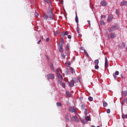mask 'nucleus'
<instances>
[{
    "mask_svg": "<svg viewBox=\"0 0 127 127\" xmlns=\"http://www.w3.org/2000/svg\"><path fill=\"white\" fill-rule=\"evenodd\" d=\"M64 54H65V56H68V54H69V52H68V50H65L64 51Z\"/></svg>",
    "mask_w": 127,
    "mask_h": 127,
    "instance_id": "nucleus-32",
    "label": "nucleus"
},
{
    "mask_svg": "<svg viewBox=\"0 0 127 127\" xmlns=\"http://www.w3.org/2000/svg\"><path fill=\"white\" fill-rule=\"evenodd\" d=\"M46 40L47 42H48V41H49V38H47Z\"/></svg>",
    "mask_w": 127,
    "mask_h": 127,
    "instance_id": "nucleus-48",
    "label": "nucleus"
},
{
    "mask_svg": "<svg viewBox=\"0 0 127 127\" xmlns=\"http://www.w3.org/2000/svg\"><path fill=\"white\" fill-rule=\"evenodd\" d=\"M57 76L59 80H63V76H62V74L61 73H57Z\"/></svg>",
    "mask_w": 127,
    "mask_h": 127,
    "instance_id": "nucleus-12",
    "label": "nucleus"
},
{
    "mask_svg": "<svg viewBox=\"0 0 127 127\" xmlns=\"http://www.w3.org/2000/svg\"><path fill=\"white\" fill-rule=\"evenodd\" d=\"M65 94L67 97H71V94L70 92H69V91H66Z\"/></svg>",
    "mask_w": 127,
    "mask_h": 127,
    "instance_id": "nucleus-25",
    "label": "nucleus"
},
{
    "mask_svg": "<svg viewBox=\"0 0 127 127\" xmlns=\"http://www.w3.org/2000/svg\"><path fill=\"white\" fill-rule=\"evenodd\" d=\"M65 74L66 75H69V69L66 68V70L65 71Z\"/></svg>",
    "mask_w": 127,
    "mask_h": 127,
    "instance_id": "nucleus-37",
    "label": "nucleus"
},
{
    "mask_svg": "<svg viewBox=\"0 0 127 127\" xmlns=\"http://www.w3.org/2000/svg\"><path fill=\"white\" fill-rule=\"evenodd\" d=\"M126 49H127V47H126Z\"/></svg>",
    "mask_w": 127,
    "mask_h": 127,
    "instance_id": "nucleus-64",
    "label": "nucleus"
},
{
    "mask_svg": "<svg viewBox=\"0 0 127 127\" xmlns=\"http://www.w3.org/2000/svg\"><path fill=\"white\" fill-rule=\"evenodd\" d=\"M101 18L106 19L107 18V16H106L105 15H101Z\"/></svg>",
    "mask_w": 127,
    "mask_h": 127,
    "instance_id": "nucleus-35",
    "label": "nucleus"
},
{
    "mask_svg": "<svg viewBox=\"0 0 127 127\" xmlns=\"http://www.w3.org/2000/svg\"><path fill=\"white\" fill-rule=\"evenodd\" d=\"M124 5H127V1H123L120 3L121 6H124Z\"/></svg>",
    "mask_w": 127,
    "mask_h": 127,
    "instance_id": "nucleus-16",
    "label": "nucleus"
},
{
    "mask_svg": "<svg viewBox=\"0 0 127 127\" xmlns=\"http://www.w3.org/2000/svg\"><path fill=\"white\" fill-rule=\"evenodd\" d=\"M91 127H95L94 126H91Z\"/></svg>",
    "mask_w": 127,
    "mask_h": 127,
    "instance_id": "nucleus-61",
    "label": "nucleus"
},
{
    "mask_svg": "<svg viewBox=\"0 0 127 127\" xmlns=\"http://www.w3.org/2000/svg\"><path fill=\"white\" fill-rule=\"evenodd\" d=\"M120 28V27L118 26V24L116 25H113L111 27L109 28L108 31L109 32H114L116 28Z\"/></svg>",
    "mask_w": 127,
    "mask_h": 127,
    "instance_id": "nucleus-5",
    "label": "nucleus"
},
{
    "mask_svg": "<svg viewBox=\"0 0 127 127\" xmlns=\"http://www.w3.org/2000/svg\"><path fill=\"white\" fill-rule=\"evenodd\" d=\"M86 120H87V121L88 122L91 121V118H90V117H89V116H87V117H86Z\"/></svg>",
    "mask_w": 127,
    "mask_h": 127,
    "instance_id": "nucleus-34",
    "label": "nucleus"
},
{
    "mask_svg": "<svg viewBox=\"0 0 127 127\" xmlns=\"http://www.w3.org/2000/svg\"><path fill=\"white\" fill-rule=\"evenodd\" d=\"M70 70H71V71H74V68H73V67H70Z\"/></svg>",
    "mask_w": 127,
    "mask_h": 127,
    "instance_id": "nucleus-49",
    "label": "nucleus"
},
{
    "mask_svg": "<svg viewBox=\"0 0 127 127\" xmlns=\"http://www.w3.org/2000/svg\"><path fill=\"white\" fill-rule=\"evenodd\" d=\"M100 3L102 6H107V1H101Z\"/></svg>",
    "mask_w": 127,
    "mask_h": 127,
    "instance_id": "nucleus-17",
    "label": "nucleus"
},
{
    "mask_svg": "<svg viewBox=\"0 0 127 127\" xmlns=\"http://www.w3.org/2000/svg\"><path fill=\"white\" fill-rule=\"evenodd\" d=\"M103 107H108V103L105 101L103 102Z\"/></svg>",
    "mask_w": 127,
    "mask_h": 127,
    "instance_id": "nucleus-31",
    "label": "nucleus"
},
{
    "mask_svg": "<svg viewBox=\"0 0 127 127\" xmlns=\"http://www.w3.org/2000/svg\"><path fill=\"white\" fill-rule=\"evenodd\" d=\"M125 101L123 100L122 103H121L122 106H124L125 105Z\"/></svg>",
    "mask_w": 127,
    "mask_h": 127,
    "instance_id": "nucleus-43",
    "label": "nucleus"
},
{
    "mask_svg": "<svg viewBox=\"0 0 127 127\" xmlns=\"http://www.w3.org/2000/svg\"><path fill=\"white\" fill-rule=\"evenodd\" d=\"M110 37L111 39H114V38H115V37H117V35H116V33H110Z\"/></svg>",
    "mask_w": 127,
    "mask_h": 127,
    "instance_id": "nucleus-9",
    "label": "nucleus"
},
{
    "mask_svg": "<svg viewBox=\"0 0 127 127\" xmlns=\"http://www.w3.org/2000/svg\"><path fill=\"white\" fill-rule=\"evenodd\" d=\"M35 15L36 16H38V15H39L38 13H35Z\"/></svg>",
    "mask_w": 127,
    "mask_h": 127,
    "instance_id": "nucleus-51",
    "label": "nucleus"
},
{
    "mask_svg": "<svg viewBox=\"0 0 127 127\" xmlns=\"http://www.w3.org/2000/svg\"><path fill=\"white\" fill-rule=\"evenodd\" d=\"M69 112H71V113H74L75 115H77V111H76V109L74 108V107H70L68 109Z\"/></svg>",
    "mask_w": 127,
    "mask_h": 127,
    "instance_id": "nucleus-8",
    "label": "nucleus"
},
{
    "mask_svg": "<svg viewBox=\"0 0 127 127\" xmlns=\"http://www.w3.org/2000/svg\"><path fill=\"white\" fill-rule=\"evenodd\" d=\"M113 18H114V16L112 15L108 16L107 19V21L108 22L112 21V20H113Z\"/></svg>",
    "mask_w": 127,
    "mask_h": 127,
    "instance_id": "nucleus-19",
    "label": "nucleus"
},
{
    "mask_svg": "<svg viewBox=\"0 0 127 127\" xmlns=\"http://www.w3.org/2000/svg\"><path fill=\"white\" fill-rule=\"evenodd\" d=\"M99 60L97 59V60H96L94 61V64H95V66H94V68L95 69H98L100 68V67L99 66Z\"/></svg>",
    "mask_w": 127,
    "mask_h": 127,
    "instance_id": "nucleus-6",
    "label": "nucleus"
},
{
    "mask_svg": "<svg viewBox=\"0 0 127 127\" xmlns=\"http://www.w3.org/2000/svg\"><path fill=\"white\" fill-rule=\"evenodd\" d=\"M46 57H47L48 60H49V58H48V56H46Z\"/></svg>",
    "mask_w": 127,
    "mask_h": 127,
    "instance_id": "nucleus-58",
    "label": "nucleus"
},
{
    "mask_svg": "<svg viewBox=\"0 0 127 127\" xmlns=\"http://www.w3.org/2000/svg\"><path fill=\"white\" fill-rule=\"evenodd\" d=\"M66 55L64 54H61V58L62 59H65V58H66Z\"/></svg>",
    "mask_w": 127,
    "mask_h": 127,
    "instance_id": "nucleus-24",
    "label": "nucleus"
},
{
    "mask_svg": "<svg viewBox=\"0 0 127 127\" xmlns=\"http://www.w3.org/2000/svg\"><path fill=\"white\" fill-rule=\"evenodd\" d=\"M108 66H109V62L108 61V58H107V57H105V68H107Z\"/></svg>",
    "mask_w": 127,
    "mask_h": 127,
    "instance_id": "nucleus-10",
    "label": "nucleus"
},
{
    "mask_svg": "<svg viewBox=\"0 0 127 127\" xmlns=\"http://www.w3.org/2000/svg\"><path fill=\"white\" fill-rule=\"evenodd\" d=\"M75 15H76V16H77V12H75Z\"/></svg>",
    "mask_w": 127,
    "mask_h": 127,
    "instance_id": "nucleus-59",
    "label": "nucleus"
},
{
    "mask_svg": "<svg viewBox=\"0 0 127 127\" xmlns=\"http://www.w3.org/2000/svg\"><path fill=\"white\" fill-rule=\"evenodd\" d=\"M71 121H72V122H74V123H79V119L77 118L76 116L72 117L71 118Z\"/></svg>",
    "mask_w": 127,
    "mask_h": 127,
    "instance_id": "nucleus-7",
    "label": "nucleus"
},
{
    "mask_svg": "<svg viewBox=\"0 0 127 127\" xmlns=\"http://www.w3.org/2000/svg\"><path fill=\"white\" fill-rule=\"evenodd\" d=\"M80 49L81 50H84V48H83V47H81L80 48Z\"/></svg>",
    "mask_w": 127,
    "mask_h": 127,
    "instance_id": "nucleus-50",
    "label": "nucleus"
},
{
    "mask_svg": "<svg viewBox=\"0 0 127 127\" xmlns=\"http://www.w3.org/2000/svg\"><path fill=\"white\" fill-rule=\"evenodd\" d=\"M65 65L66 66V67H70L71 64H70L69 62H66Z\"/></svg>",
    "mask_w": 127,
    "mask_h": 127,
    "instance_id": "nucleus-23",
    "label": "nucleus"
},
{
    "mask_svg": "<svg viewBox=\"0 0 127 127\" xmlns=\"http://www.w3.org/2000/svg\"><path fill=\"white\" fill-rule=\"evenodd\" d=\"M100 24H101V25H105V22H104V21H101L100 22Z\"/></svg>",
    "mask_w": 127,
    "mask_h": 127,
    "instance_id": "nucleus-39",
    "label": "nucleus"
},
{
    "mask_svg": "<svg viewBox=\"0 0 127 127\" xmlns=\"http://www.w3.org/2000/svg\"><path fill=\"white\" fill-rule=\"evenodd\" d=\"M84 54H85V55H86V56L87 57H89V54H88V52H87V51H86V50H84Z\"/></svg>",
    "mask_w": 127,
    "mask_h": 127,
    "instance_id": "nucleus-27",
    "label": "nucleus"
},
{
    "mask_svg": "<svg viewBox=\"0 0 127 127\" xmlns=\"http://www.w3.org/2000/svg\"><path fill=\"white\" fill-rule=\"evenodd\" d=\"M78 36H80V37H82V35L80 34V33L78 34Z\"/></svg>",
    "mask_w": 127,
    "mask_h": 127,
    "instance_id": "nucleus-56",
    "label": "nucleus"
},
{
    "mask_svg": "<svg viewBox=\"0 0 127 127\" xmlns=\"http://www.w3.org/2000/svg\"><path fill=\"white\" fill-rule=\"evenodd\" d=\"M123 101L127 102V98H125V99Z\"/></svg>",
    "mask_w": 127,
    "mask_h": 127,
    "instance_id": "nucleus-53",
    "label": "nucleus"
},
{
    "mask_svg": "<svg viewBox=\"0 0 127 127\" xmlns=\"http://www.w3.org/2000/svg\"><path fill=\"white\" fill-rule=\"evenodd\" d=\"M41 38L42 39H44L43 37H42Z\"/></svg>",
    "mask_w": 127,
    "mask_h": 127,
    "instance_id": "nucleus-62",
    "label": "nucleus"
},
{
    "mask_svg": "<svg viewBox=\"0 0 127 127\" xmlns=\"http://www.w3.org/2000/svg\"><path fill=\"white\" fill-rule=\"evenodd\" d=\"M122 46H123V47H126V44L123 42V44H122Z\"/></svg>",
    "mask_w": 127,
    "mask_h": 127,
    "instance_id": "nucleus-45",
    "label": "nucleus"
},
{
    "mask_svg": "<svg viewBox=\"0 0 127 127\" xmlns=\"http://www.w3.org/2000/svg\"><path fill=\"white\" fill-rule=\"evenodd\" d=\"M122 95H124V97H127V90L122 91Z\"/></svg>",
    "mask_w": 127,
    "mask_h": 127,
    "instance_id": "nucleus-21",
    "label": "nucleus"
},
{
    "mask_svg": "<svg viewBox=\"0 0 127 127\" xmlns=\"http://www.w3.org/2000/svg\"><path fill=\"white\" fill-rule=\"evenodd\" d=\"M122 119H123V120H125V119H127V115L122 114Z\"/></svg>",
    "mask_w": 127,
    "mask_h": 127,
    "instance_id": "nucleus-26",
    "label": "nucleus"
},
{
    "mask_svg": "<svg viewBox=\"0 0 127 127\" xmlns=\"http://www.w3.org/2000/svg\"><path fill=\"white\" fill-rule=\"evenodd\" d=\"M62 87H63V88H65L66 87V84L65 83H62Z\"/></svg>",
    "mask_w": 127,
    "mask_h": 127,
    "instance_id": "nucleus-36",
    "label": "nucleus"
},
{
    "mask_svg": "<svg viewBox=\"0 0 127 127\" xmlns=\"http://www.w3.org/2000/svg\"><path fill=\"white\" fill-rule=\"evenodd\" d=\"M57 71L58 72V74L59 73V69H57Z\"/></svg>",
    "mask_w": 127,
    "mask_h": 127,
    "instance_id": "nucleus-57",
    "label": "nucleus"
},
{
    "mask_svg": "<svg viewBox=\"0 0 127 127\" xmlns=\"http://www.w3.org/2000/svg\"><path fill=\"white\" fill-rule=\"evenodd\" d=\"M50 68L51 70H52V71H54L55 70V69L54 68V65H53V63H51Z\"/></svg>",
    "mask_w": 127,
    "mask_h": 127,
    "instance_id": "nucleus-20",
    "label": "nucleus"
},
{
    "mask_svg": "<svg viewBox=\"0 0 127 127\" xmlns=\"http://www.w3.org/2000/svg\"><path fill=\"white\" fill-rule=\"evenodd\" d=\"M84 114H85V116H87V115H88V114L87 113V111H85Z\"/></svg>",
    "mask_w": 127,
    "mask_h": 127,
    "instance_id": "nucleus-55",
    "label": "nucleus"
},
{
    "mask_svg": "<svg viewBox=\"0 0 127 127\" xmlns=\"http://www.w3.org/2000/svg\"><path fill=\"white\" fill-rule=\"evenodd\" d=\"M87 22L88 23L89 27H91V21L90 20H87Z\"/></svg>",
    "mask_w": 127,
    "mask_h": 127,
    "instance_id": "nucleus-40",
    "label": "nucleus"
},
{
    "mask_svg": "<svg viewBox=\"0 0 127 127\" xmlns=\"http://www.w3.org/2000/svg\"><path fill=\"white\" fill-rule=\"evenodd\" d=\"M88 100L90 102H92V101H93V97H92L91 96H89L88 97Z\"/></svg>",
    "mask_w": 127,
    "mask_h": 127,
    "instance_id": "nucleus-38",
    "label": "nucleus"
},
{
    "mask_svg": "<svg viewBox=\"0 0 127 127\" xmlns=\"http://www.w3.org/2000/svg\"><path fill=\"white\" fill-rule=\"evenodd\" d=\"M64 119L66 123H69V122H70V119L69 118V116H68V115H66L65 116V118H64Z\"/></svg>",
    "mask_w": 127,
    "mask_h": 127,
    "instance_id": "nucleus-18",
    "label": "nucleus"
},
{
    "mask_svg": "<svg viewBox=\"0 0 127 127\" xmlns=\"http://www.w3.org/2000/svg\"><path fill=\"white\" fill-rule=\"evenodd\" d=\"M44 1L47 2V3H49V2H50V0H44Z\"/></svg>",
    "mask_w": 127,
    "mask_h": 127,
    "instance_id": "nucleus-42",
    "label": "nucleus"
},
{
    "mask_svg": "<svg viewBox=\"0 0 127 127\" xmlns=\"http://www.w3.org/2000/svg\"><path fill=\"white\" fill-rule=\"evenodd\" d=\"M54 33L55 34H57L58 33V32H57V31L55 32V31H54Z\"/></svg>",
    "mask_w": 127,
    "mask_h": 127,
    "instance_id": "nucleus-54",
    "label": "nucleus"
},
{
    "mask_svg": "<svg viewBox=\"0 0 127 127\" xmlns=\"http://www.w3.org/2000/svg\"><path fill=\"white\" fill-rule=\"evenodd\" d=\"M97 127H100V126H97Z\"/></svg>",
    "mask_w": 127,
    "mask_h": 127,
    "instance_id": "nucleus-63",
    "label": "nucleus"
},
{
    "mask_svg": "<svg viewBox=\"0 0 127 127\" xmlns=\"http://www.w3.org/2000/svg\"><path fill=\"white\" fill-rule=\"evenodd\" d=\"M116 11L117 15H120V10H119V9H116Z\"/></svg>",
    "mask_w": 127,
    "mask_h": 127,
    "instance_id": "nucleus-30",
    "label": "nucleus"
},
{
    "mask_svg": "<svg viewBox=\"0 0 127 127\" xmlns=\"http://www.w3.org/2000/svg\"><path fill=\"white\" fill-rule=\"evenodd\" d=\"M121 78H122V79H124V75H123V74H121Z\"/></svg>",
    "mask_w": 127,
    "mask_h": 127,
    "instance_id": "nucleus-52",
    "label": "nucleus"
},
{
    "mask_svg": "<svg viewBox=\"0 0 127 127\" xmlns=\"http://www.w3.org/2000/svg\"><path fill=\"white\" fill-rule=\"evenodd\" d=\"M47 12L50 19H52V20L54 19V17L53 16V12H52V9H51V8H48L47 11Z\"/></svg>",
    "mask_w": 127,
    "mask_h": 127,
    "instance_id": "nucleus-2",
    "label": "nucleus"
},
{
    "mask_svg": "<svg viewBox=\"0 0 127 127\" xmlns=\"http://www.w3.org/2000/svg\"><path fill=\"white\" fill-rule=\"evenodd\" d=\"M57 107H62V104H61L60 102H57Z\"/></svg>",
    "mask_w": 127,
    "mask_h": 127,
    "instance_id": "nucleus-29",
    "label": "nucleus"
},
{
    "mask_svg": "<svg viewBox=\"0 0 127 127\" xmlns=\"http://www.w3.org/2000/svg\"><path fill=\"white\" fill-rule=\"evenodd\" d=\"M76 31L77 32V33L79 34V33H80V27H79V26L77 25V29H76Z\"/></svg>",
    "mask_w": 127,
    "mask_h": 127,
    "instance_id": "nucleus-28",
    "label": "nucleus"
},
{
    "mask_svg": "<svg viewBox=\"0 0 127 127\" xmlns=\"http://www.w3.org/2000/svg\"><path fill=\"white\" fill-rule=\"evenodd\" d=\"M48 17H49V16L47 15L46 13H44L43 18L44 20H46L47 21V20H48Z\"/></svg>",
    "mask_w": 127,
    "mask_h": 127,
    "instance_id": "nucleus-15",
    "label": "nucleus"
},
{
    "mask_svg": "<svg viewBox=\"0 0 127 127\" xmlns=\"http://www.w3.org/2000/svg\"><path fill=\"white\" fill-rule=\"evenodd\" d=\"M80 120L81 121V123H82V124H84V125L87 124V121H85L84 118L80 117Z\"/></svg>",
    "mask_w": 127,
    "mask_h": 127,
    "instance_id": "nucleus-14",
    "label": "nucleus"
},
{
    "mask_svg": "<svg viewBox=\"0 0 127 127\" xmlns=\"http://www.w3.org/2000/svg\"><path fill=\"white\" fill-rule=\"evenodd\" d=\"M111 113V110L110 109H108L107 110V114H110Z\"/></svg>",
    "mask_w": 127,
    "mask_h": 127,
    "instance_id": "nucleus-41",
    "label": "nucleus"
},
{
    "mask_svg": "<svg viewBox=\"0 0 127 127\" xmlns=\"http://www.w3.org/2000/svg\"><path fill=\"white\" fill-rule=\"evenodd\" d=\"M46 76L48 81H50V80H54V79H55V75L53 73H49L47 74Z\"/></svg>",
    "mask_w": 127,
    "mask_h": 127,
    "instance_id": "nucleus-4",
    "label": "nucleus"
},
{
    "mask_svg": "<svg viewBox=\"0 0 127 127\" xmlns=\"http://www.w3.org/2000/svg\"><path fill=\"white\" fill-rule=\"evenodd\" d=\"M68 34H69V32L68 31H66V32H63L62 33L61 36L63 37H64L65 36L68 35Z\"/></svg>",
    "mask_w": 127,
    "mask_h": 127,
    "instance_id": "nucleus-11",
    "label": "nucleus"
},
{
    "mask_svg": "<svg viewBox=\"0 0 127 127\" xmlns=\"http://www.w3.org/2000/svg\"><path fill=\"white\" fill-rule=\"evenodd\" d=\"M67 38H68V39H71V35H68Z\"/></svg>",
    "mask_w": 127,
    "mask_h": 127,
    "instance_id": "nucleus-46",
    "label": "nucleus"
},
{
    "mask_svg": "<svg viewBox=\"0 0 127 127\" xmlns=\"http://www.w3.org/2000/svg\"><path fill=\"white\" fill-rule=\"evenodd\" d=\"M85 112H87V109H85Z\"/></svg>",
    "mask_w": 127,
    "mask_h": 127,
    "instance_id": "nucleus-60",
    "label": "nucleus"
},
{
    "mask_svg": "<svg viewBox=\"0 0 127 127\" xmlns=\"http://www.w3.org/2000/svg\"><path fill=\"white\" fill-rule=\"evenodd\" d=\"M66 50L68 51L70 49V46H69V43H67L66 44Z\"/></svg>",
    "mask_w": 127,
    "mask_h": 127,
    "instance_id": "nucleus-33",
    "label": "nucleus"
},
{
    "mask_svg": "<svg viewBox=\"0 0 127 127\" xmlns=\"http://www.w3.org/2000/svg\"><path fill=\"white\" fill-rule=\"evenodd\" d=\"M119 74H120V72H119V71H116L115 72V73H113V77H114L115 80H116V79H117V76H118V75H119Z\"/></svg>",
    "mask_w": 127,
    "mask_h": 127,
    "instance_id": "nucleus-13",
    "label": "nucleus"
},
{
    "mask_svg": "<svg viewBox=\"0 0 127 127\" xmlns=\"http://www.w3.org/2000/svg\"><path fill=\"white\" fill-rule=\"evenodd\" d=\"M40 42H41V40H40L37 43V44H40Z\"/></svg>",
    "mask_w": 127,
    "mask_h": 127,
    "instance_id": "nucleus-47",
    "label": "nucleus"
},
{
    "mask_svg": "<svg viewBox=\"0 0 127 127\" xmlns=\"http://www.w3.org/2000/svg\"><path fill=\"white\" fill-rule=\"evenodd\" d=\"M68 83H69V87L70 88H73V87L75 85V83H77V80H76L75 78H73L70 82L68 81Z\"/></svg>",
    "mask_w": 127,
    "mask_h": 127,
    "instance_id": "nucleus-3",
    "label": "nucleus"
},
{
    "mask_svg": "<svg viewBox=\"0 0 127 127\" xmlns=\"http://www.w3.org/2000/svg\"><path fill=\"white\" fill-rule=\"evenodd\" d=\"M63 44H64V39L62 38L61 40V43L58 44V46L59 47V51L60 52H64V49H63Z\"/></svg>",
    "mask_w": 127,
    "mask_h": 127,
    "instance_id": "nucleus-1",
    "label": "nucleus"
},
{
    "mask_svg": "<svg viewBox=\"0 0 127 127\" xmlns=\"http://www.w3.org/2000/svg\"><path fill=\"white\" fill-rule=\"evenodd\" d=\"M75 22L77 23V25H78L79 18H78V15L75 16Z\"/></svg>",
    "mask_w": 127,
    "mask_h": 127,
    "instance_id": "nucleus-22",
    "label": "nucleus"
},
{
    "mask_svg": "<svg viewBox=\"0 0 127 127\" xmlns=\"http://www.w3.org/2000/svg\"><path fill=\"white\" fill-rule=\"evenodd\" d=\"M81 109H85V105L84 104L81 105Z\"/></svg>",
    "mask_w": 127,
    "mask_h": 127,
    "instance_id": "nucleus-44",
    "label": "nucleus"
}]
</instances>
